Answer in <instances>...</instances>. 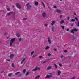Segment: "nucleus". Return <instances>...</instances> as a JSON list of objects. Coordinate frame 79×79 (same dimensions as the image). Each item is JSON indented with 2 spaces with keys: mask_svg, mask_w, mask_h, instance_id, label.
<instances>
[{
  "mask_svg": "<svg viewBox=\"0 0 79 79\" xmlns=\"http://www.w3.org/2000/svg\"><path fill=\"white\" fill-rule=\"evenodd\" d=\"M75 32H77V30L76 28H74L73 29H72L70 31L71 33H72L73 34H74Z\"/></svg>",
  "mask_w": 79,
  "mask_h": 79,
  "instance_id": "f257e3e1",
  "label": "nucleus"
},
{
  "mask_svg": "<svg viewBox=\"0 0 79 79\" xmlns=\"http://www.w3.org/2000/svg\"><path fill=\"white\" fill-rule=\"evenodd\" d=\"M30 5L29 3H28L26 5V6H28L27 7V10H29L32 7V6L31 5Z\"/></svg>",
  "mask_w": 79,
  "mask_h": 79,
  "instance_id": "f03ea898",
  "label": "nucleus"
},
{
  "mask_svg": "<svg viewBox=\"0 0 79 79\" xmlns=\"http://www.w3.org/2000/svg\"><path fill=\"white\" fill-rule=\"evenodd\" d=\"M40 70V68H39L38 67H36L34 69H33L32 71H36Z\"/></svg>",
  "mask_w": 79,
  "mask_h": 79,
  "instance_id": "7ed1b4c3",
  "label": "nucleus"
},
{
  "mask_svg": "<svg viewBox=\"0 0 79 79\" xmlns=\"http://www.w3.org/2000/svg\"><path fill=\"white\" fill-rule=\"evenodd\" d=\"M15 13H15V12H10L9 13H7V15L10 16V15H15Z\"/></svg>",
  "mask_w": 79,
  "mask_h": 79,
  "instance_id": "20e7f679",
  "label": "nucleus"
},
{
  "mask_svg": "<svg viewBox=\"0 0 79 79\" xmlns=\"http://www.w3.org/2000/svg\"><path fill=\"white\" fill-rule=\"evenodd\" d=\"M14 56H15V54H11L10 55L9 58L10 59H12L13 58Z\"/></svg>",
  "mask_w": 79,
  "mask_h": 79,
  "instance_id": "39448f33",
  "label": "nucleus"
},
{
  "mask_svg": "<svg viewBox=\"0 0 79 79\" xmlns=\"http://www.w3.org/2000/svg\"><path fill=\"white\" fill-rule=\"evenodd\" d=\"M16 6L18 8H19V9H20L21 8V5L19 4L18 3H17L16 4Z\"/></svg>",
  "mask_w": 79,
  "mask_h": 79,
  "instance_id": "423d86ee",
  "label": "nucleus"
},
{
  "mask_svg": "<svg viewBox=\"0 0 79 79\" xmlns=\"http://www.w3.org/2000/svg\"><path fill=\"white\" fill-rule=\"evenodd\" d=\"M47 15V14L45 12H44L42 14V17H43V18H45V17H46V15Z\"/></svg>",
  "mask_w": 79,
  "mask_h": 79,
  "instance_id": "0eeeda50",
  "label": "nucleus"
},
{
  "mask_svg": "<svg viewBox=\"0 0 79 79\" xmlns=\"http://www.w3.org/2000/svg\"><path fill=\"white\" fill-rule=\"evenodd\" d=\"M71 38L72 39V40L74 41L76 39V37L74 36V35H73L72 36Z\"/></svg>",
  "mask_w": 79,
  "mask_h": 79,
  "instance_id": "6e6552de",
  "label": "nucleus"
},
{
  "mask_svg": "<svg viewBox=\"0 0 79 79\" xmlns=\"http://www.w3.org/2000/svg\"><path fill=\"white\" fill-rule=\"evenodd\" d=\"M52 77V75H47L46 76V78H51Z\"/></svg>",
  "mask_w": 79,
  "mask_h": 79,
  "instance_id": "1a4fd4ad",
  "label": "nucleus"
},
{
  "mask_svg": "<svg viewBox=\"0 0 79 79\" xmlns=\"http://www.w3.org/2000/svg\"><path fill=\"white\" fill-rule=\"evenodd\" d=\"M52 68V66H49L47 68V70H49V69H51Z\"/></svg>",
  "mask_w": 79,
  "mask_h": 79,
  "instance_id": "9d476101",
  "label": "nucleus"
},
{
  "mask_svg": "<svg viewBox=\"0 0 79 79\" xmlns=\"http://www.w3.org/2000/svg\"><path fill=\"white\" fill-rule=\"evenodd\" d=\"M15 39L14 38H13L11 39V40H10V42H12L13 43V42H14V41H15Z\"/></svg>",
  "mask_w": 79,
  "mask_h": 79,
  "instance_id": "9b49d317",
  "label": "nucleus"
},
{
  "mask_svg": "<svg viewBox=\"0 0 79 79\" xmlns=\"http://www.w3.org/2000/svg\"><path fill=\"white\" fill-rule=\"evenodd\" d=\"M48 42L49 44H51V40L50 38L48 37Z\"/></svg>",
  "mask_w": 79,
  "mask_h": 79,
  "instance_id": "f8f14e48",
  "label": "nucleus"
},
{
  "mask_svg": "<svg viewBox=\"0 0 79 79\" xmlns=\"http://www.w3.org/2000/svg\"><path fill=\"white\" fill-rule=\"evenodd\" d=\"M56 12L58 13H61L62 11H61V10H57Z\"/></svg>",
  "mask_w": 79,
  "mask_h": 79,
  "instance_id": "ddd939ff",
  "label": "nucleus"
},
{
  "mask_svg": "<svg viewBox=\"0 0 79 79\" xmlns=\"http://www.w3.org/2000/svg\"><path fill=\"white\" fill-rule=\"evenodd\" d=\"M54 29H55L54 27H52V31L55 32V30H54Z\"/></svg>",
  "mask_w": 79,
  "mask_h": 79,
  "instance_id": "4468645a",
  "label": "nucleus"
},
{
  "mask_svg": "<svg viewBox=\"0 0 79 79\" xmlns=\"http://www.w3.org/2000/svg\"><path fill=\"white\" fill-rule=\"evenodd\" d=\"M35 3L36 6H37L39 5V3L37 2H35Z\"/></svg>",
  "mask_w": 79,
  "mask_h": 79,
  "instance_id": "2eb2a0df",
  "label": "nucleus"
},
{
  "mask_svg": "<svg viewBox=\"0 0 79 79\" xmlns=\"http://www.w3.org/2000/svg\"><path fill=\"white\" fill-rule=\"evenodd\" d=\"M16 36L18 37H20V35L19 33H17V34L16 35Z\"/></svg>",
  "mask_w": 79,
  "mask_h": 79,
  "instance_id": "dca6fc26",
  "label": "nucleus"
},
{
  "mask_svg": "<svg viewBox=\"0 0 79 79\" xmlns=\"http://www.w3.org/2000/svg\"><path fill=\"white\" fill-rule=\"evenodd\" d=\"M29 74H30V73H29V72H27L26 74V76H28V75H29Z\"/></svg>",
  "mask_w": 79,
  "mask_h": 79,
  "instance_id": "f3484780",
  "label": "nucleus"
},
{
  "mask_svg": "<svg viewBox=\"0 0 79 79\" xmlns=\"http://www.w3.org/2000/svg\"><path fill=\"white\" fill-rule=\"evenodd\" d=\"M60 74H61V71H58V76H60Z\"/></svg>",
  "mask_w": 79,
  "mask_h": 79,
  "instance_id": "a211bd4d",
  "label": "nucleus"
},
{
  "mask_svg": "<svg viewBox=\"0 0 79 79\" xmlns=\"http://www.w3.org/2000/svg\"><path fill=\"white\" fill-rule=\"evenodd\" d=\"M55 22L54 21H53L52 22L51 24L52 26H53V24H55Z\"/></svg>",
  "mask_w": 79,
  "mask_h": 79,
  "instance_id": "6ab92c4d",
  "label": "nucleus"
},
{
  "mask_svg": "<svg viewBox=\"0 0 79 79\" xmlns=\"http://www.w3.org/2000/svg\"><path fill=\"white\" fill-rule=\"evenodd\" d=\"M40 77V76L39 75H38V76L36 77L35 78V79H39Z\"/></svg>",
  "mask_w": 79,
  "mask_h": 79,
  "instance_id": "aec40b11",
  "label": "nucleus"
},
{
  "mask_svg": "<svg viewBox=\"0 0 79 79\" xmlns=\"http://www.w3.org/2000/svg\"><path fill=\"white\" fill-rule=\"evenodd\" d=\"M50 48V47L49 46H47L45 48V50H48V49H49Z\"/></svg>",
  "mask_w": 79,
  "mask_h": 79,
  "instance_id": "412c9836",
  "label": "nucleus"
},
{
  "mask_svg": "<svg viewBox=\"0 0 79 79\" xmlns=\"http://www.w3.org/2000/svg\"><path fill=\"white\" fill-rule=\"evenodd\" d=\"M71 21H72V22H74V21H75L76 20H75V19H71Z\"/></svg>",
  "mask_w": 79,
  "mask_h": 79,
  "instance_id": "4be33fe9",
  "label": "nucleus"
},
{
  "mask_svg": "<svg viewBox=\"0 0 79 79\" xmlns=\"http://www.w3.org/2000/svg\"><path fill=\"white\" fill-rule=\"evenodd\" d=\"M54 65L55 67V68L56 69L57 68H58V66H57V65L55 64H54Z\"/></svg>",
  "mask_w": 79,
  "mask_h": 79,
  "instance_id": "5701e85b",
  "label": "nucleus"
},
{
  "mask_svg": "<svg viewBox=\"0 0 79 79\" xmlns=\"http://www.w3.org/2000/svg\"><path fill=\"white\" fill-rule=\"evenodd\" d=\"M20 73V72H18L15 73V75H18Z\"/></svg>",
  "mask_w": 79,
  "mask_h": 79,
  "instance_id": "b1692460",
  "label": "nucleus"
},
{
  "mask_svg": "<svg viewBox=\"0 0 79 79\" xmlns=\"http://www.w3.org/2000/svg\"><path fill=\"white\" fill-rule=\"evenodd\" d=\"M26 71V69H24V70H23V72L24 74H25V72Z\"/></svg>",
  "mask_w": 79,
  "mask_h": 79,
  "instance_id": "393cba45",
  "label": "nucleus"
},
{
  "mask_svg": "<svg viewBox=\"0 0 79 79\" xmlns=\"http://www.w3.org/2000/svg\"><path fill=\"white\" fill-rule=\"evenodd\" d=\"M13 42H10V46L11 47V46H12V44H13Z\"/></svg>",
  "mask_w": 79,
  "mask_h": 79,
  "instance_id": "a878e982",
  "label": "nucleus"
},
{
  "mask_svg": "<svg viewBox=\"0 0 79 79\" xmlns=\"http://www.w3.org/2000/svg\"><path fill=\"white\" fill-rule=\"evenodd\" d=\"M75 19L76 20V21H79V19L78 18H77V17H75Z\"/></svg>",
  "mask_w": 79,
  "mask_h": 79,
  "instance_id": "bb28decb",
  "label": "nucleus"
},
{
  "mask_svg": "<svg viewBox=\"0 0 79 79\" xmlns=\"http://www.w3.org/2000/svg\"><path fill=\"white\" fill-rule=\"evenodd\" d=\"M12 66L13 68H14V66H15V65H14V64H13V63L12 64Z\"/></svg>",
  "mask_w": 79,
  "mask_h": 79,
  "instance_id": "cd10ccee",
  "label": "nucleus"
},
{
  "mask_svg": "<svg viewBox=\"0 0 79 79\" xmlns=\"http://www.w3.org/2000/svg\"><path fill=\"white\" fill-rule=\"evenodd\" d=\"M34 51L32 52L31 53V55H32L34 54Z\"/></svg>",
  "mask_w": 79,
  "mask_h": 79,
  "instance_id": "c85d7f7f",
  "label": "nucleus"
},
{
  "mask_svg": "<svg viewBox=\"0 0 79 79\" xmlns=\"http://www.w3.org/2000/svg\"><path fill=\"white\" fill-rule=\"evenodd\" d=\"M12 74H13L12 73H10L8 75V76H11Z\"/></svg>",
  "mask_w": 79,
  "mask_h": 79,
  "instance_id": "c756f323",
  "label": "nucleus"
},
{
  "mask_svg": "<svg viewBox=\"0 0 79 79\" xmlns=\"http://www.w3.org/2000/svg\"><path fill=\"white\" fill-rule=\"evenodd\" d=\"M61 27L63 29H64L65 27L64 26H61Z\"/></svg>",
  "mask_w": 79,
  "mask_h": 79,
  "instance_id": "7c9ffc66",
  "label": "nucleus"
},
{
  "mask_svg": "<svg viewBox=\"0 0 79 79\" xmlns=\"http://www.w3.org/2000/svg\"><path fill=\"white\" fill-rule=\"evenodd\" d=\"M8 35V33H4V35L5 36H6V35Z\"/></svg>",
  "mask_w": 79,
  "mask_h": 79,
  "instance_id": "2f4dec72",
  "label": "nucleus"
},
{
  "mask_svg": "<svg viewBox=\"0 0 79 79\" xmlns=\"http://www.w3.org/2000/svg\"><path fill=\"white\" fill-rule=\"evenodd\" d=\"M18 40H19V41H21L22 40V39L21 38H19Z\"/></svg>",
  "mask_w": 79,
  "mask_h": 79,
  "instance_id": "473e14b6",
  "label": "nucleus"
},
{
  "mask_svg": "<svg viewBox=\"0 0 79 79\" xmlns=\"http://www.w3.org/2000/svg\"><path fill=\"white\" fill-rule=\"evenodd\" d=\"M42 4L43 5L44 7H45V4L43 2H42Z\"/></svg>",
  "mask_w": 79,
  "mask_h": 79,
  "instance_id": "72a5a7b5",
  "label": "nucleus"
},
{
  "mask_svg": "<svg viewBox=\"0 0 79 79\" xmlns=\"http://www.w3.org/2000/svg\"><path fill=\"white\" fill-rule=\"evenodd\" d=\"M27 19V18H24L23 19V20H24V21H25Z\"/></svg>",
  "mask_w": 79,
  "mask_h": 79,
  "instance_id": "f704fd0d",
  "label": "nucleus"
},
{
  "mask_svg": "<svg viewBox=\"0 0 79 79\" xmlns=\"http://www.w3.org/2000/svg\"><path fill=\"white\" fill-rule=\"evenodd\" d=\"M69 19H70V17H68L67 18V20H68V21H69Z\"/></svg>",
  "mask_w": 79,
  "mask_h": 79,
  "instance_id": "c9c22d12",
  "label": "nucleus"
},
{
  "mask_svg": "<svg viewBox=\"0 0 79 79\" xmlns=\"http://www.w3.org/2000/svg\"><path fill=\"white\" fill-rule=\"evenodd\" d=\"M25 60H26V59L25 58H23V59L22 60V61L24 62L25 61Z\"/></svg>",
  "mask_w": 79,
  "mask_h": 79,
  "instance_id": "e433bc0d",
  "label": "nucleus"
},
{
  "mask_svg": "<svg viewBox=\"0 0 79 79\" xmlns=\"http://www.w3.org/2000/svg\"><path fill=\"white\" fill-rule=\"evenodd\" d=\"M39 57L40 59H41V58H42V56H40Z\"/></svg>",
  "mask_w": 79,
  "mask_h": 79,
  "instance_id": "4c0bfd02",
  "label": "nucleus"
},
{
  "mask_svg": "<svg viewBox=\"0 0 79 79\" xmlns=\"http://www.w3.org/2000/svg\"><path fill=\"white\" fill-rule=\"evenodd\" d=\"M61 22L62 23H64V20H61Z\"/></svg>",
  "mask_w": 79,
  "mask_h": 79,
  "instance_id": "58836bf2",
  "label": "nucleus"
},
{
  "mask_svg": "<svg viewBox=\"0 0 79 79\" xmlns=\"http://www.w3.org/2000/svg\"><path fill=\"white\" fill-rule=\"evenodd\" d=\"M59 64L60 66H62V64Z\"/></svg>",
  "mask_w": 79,
  "mask_h": 79,
  "instance_id": "ea45409f",
  "label": "nucleus"
},
{
  "mask_svg": "<svg viewBox=\"0 0 79 79\" xmlns=\"http://www.w3.org/2000/svg\"><path fill=\"white\" fill-rule=\"evenodd\" d=\"M46 62H47V60L45 61H44L43 62V63H46Z\"/></svg>",
  "mask_w": 79,
  "mask_h": 79,
  "instance_id": "a19ab883",
  "label": "nucleus"
},
{
  "mask_svg": "<svg viewBox=\"0 0 79 79\" xmlns=\"http://www.w3.org/2000/svg\"><path fill=\"white\" fill-rule=\"evenodd\" d=\"M47 6H48V8H49V9L50 8V7H49V5H48V4H47Z\"/></svg>",
  "mask_w": 79,
  "mask_h": 79,
  "instance_id": "79ce46f5",
  "label": "nucleus"
},
{
  "mask_svg": "<svg viewBox=\"0 0 79 79\" xmlns=\"http://www.w3.org/2000/svg\"><path fill=\"white\" fill-rule=\"evenodd\" d=\"M54 8H56V6H54Z\"/></svg>",
  "mask_w": 79,
  "mask_h": 79,
  "instance_id": "37998d69",
  "label": "nucleus"
},
{
  "mask_svg": "<svg viewBox=\"0 0 79 79\" xmlns=\"http://www.w3.org/2000/svg\"><path fill=\"white\" fill-rule=\"evenodd\" d=\"M71 79H75V77H73Z\"/></svg>",
  "mask_w": 79,
  "mask_h": 79,
  "instance_id": "c03bdc74",
  "label": "nucleus"
},
{
  "mask_svg": "<svg viewBox=\"0 0 79 79\" xmlns=\"http://www.w3.org/2000/svg\"><path fill=\"white\" fill-rule=\"evenodd\" d=\"M3 73H4V71H2L1 72V73H2V74H3Z\"/></svg>",
  "mask_w": 79,
  "mask_h": 79,
  "instance_id": "a18cd8bd",
  "label": "nucleus"
},
{
  "mask_svg": "<svg viewBox=\"0 0 79 79\" xmlns=\"http://www.w3.org/2000/svg\"><path fill=\"white\" fill-rule=\"evenodd\" d=\"M49 60H50V59H48V60H46V61H49Z\"/></svg>",
  "mask_w": 79,
  "mask_h": 79,
  "instance_id": "49530a36",
  "label": "nucleus"
},
{
  "mask_svg": "<svg viewBox=\"0 0 79 79\" xmlns=\"http://www.w3.org/2000/svg\"><path fill=\"white\" fill-rule=\"evenodd\" d=\"M23 62H24L23 61V60L21 62V64H23Z\"/></svg>",
  "mask_w": 79,
  "mask_h": 79,
  "instance_id": "de8ad7c7",
  "label": "nucleus"
},
{
  "mask_svg": "<svg viewBox=\"0 0 79 79\" xmlns=\"http://www.w3.org/2000/svg\"><path fill=\"white\" fill-rule=\"evenodd\" d=\"M7 61H10V60L7 59Z\"/></svg>",
  "mask_w": 79,
  "mask_h": 79,
  "instance_id": "09e8293b",
  "label": "nucleus"
},
{
  "mask_svg": "<svg viewBox=\"0 0 79 79\" xmlns=\"http://www.w3.org/2000/svg\"><path fill=\"white\" fill-rule=\"evenodd\" d=\"M48 25L47 24H45V26H46V27H47V26Z\"/></svg>",
  "mask_w": 79,
  "mask_h": 79,
  "instance_id": "8fccbe9b",
  "label": "nucleus"
},
{
  "mask_svg": "<svg viewBox=\"0 0 79 79\" xmlns=\"http://www.w3.org/2000/svg\"><path fill=\"white\" fill-rule=\"evenodd\" d=\"M67 51H66V50H64V52L65 53H67Z\"/></svg>",
  "mask_w": 79,
  "mask_h": 79,
  "instance_id": "3c124183",
  "label": "nucleus"
},
{
  "mask_svg": "<svg viewBox=\"0 0 79 79\" xmlns=\"http://www.w3.org/2000/svg\"><path fill=\"white\" fill-rule=\"evenodd\" d=\"M7 10H10V9L9 8H7Z\"/></svg>",
  "mask_w": 79,
  "mask_h": 79,
  "instance_id": "603ef678",
  "label": "nucleus"
},
{
  "mask_svg": "<svg viewBox=\"0 0 79 79\" xmlns=\"http://www.w3.org/2000/svg\"><path fill=\"white\" fill-rule=\"evenodd\" d=\"M48 56H51V54H50V53H49V54H48Z\"/></svg>",
  "mask_w": 79,
  "mask_h": 79,
  "instance_id": "864d4df0",
  "label": "nucleus"
},
{
  "mask_svg": "<svg viewBox=\"0 0 79 79\" xmlns=\"http://www.w3.org/2000/svg\"><path fill=\"white\" fill-rule=\"evenodd\" d=\"M63 57H64L62 55L61 56L60 58H63Z\"/></svg>",
  "mask_w": 79,
  "mask_h": 79,
  "instance_id": "5fc2aeb1",
  "label": "nucleus"
},
{
  "mask_svg": "<svg viewBox=\"0 0 79 79\" xmlns=\"http://www.w3.org/2000/svg\"><path fill=\"white\" fill-rule=\"evenodd\" d=\"M54 51H56V50H57V49H54Z\"/></svg>",
  "mask_w": 79,
  "mask_h": 79,
  "instance_id": "6e6d98bb",
  "label": "nucleus"
},
{
  "mask_svg": "<svg viewBox=\"0 0 79 79\" xmlns=\"http://www.w3.org/2000/svg\"><path fill=\"white\" fill-rule=\"evenodd\" d=\"M77 26H79V22L78 23Z\"/></svg>",
  "mask_w": 79,
  "mask_h": 79,
  "instance_id": "4d7b16f0",
  "label": "nucleus"
},
{
  "mask_svg": "<svg viewBox=\"0 0 79 79\" xmlns=\"http://www.w3.org/2000/svg\"><path fill=\"white\" fill-rule=\"evenodd\" d=\"M69 28H68L67 30V31H69Z\"/></svg>",
  "mask_w": 79,
  "mask_h": 79,
  "instance_id": "13d9d810",
  "label": "nucleus"
},
{
  "mask_svg": "<svg viewBox=\"0 0 79 79\" xmlns=\"http://www.w3.org/2000/svg\"><path fill=\"white\" fill-rule=\"evenodd\" d=\"M35 56H33V58H35Z\"/></svg>",
  "mask_w": 79,
  "mask_h": 79,
  "instance_id": "bf43d9fd",
  "label": "nucleus"
},
{
  "mask_svg": "<svg viewBox=\"0 0 79 79\" xmlns=\"http://www.w3.org/2000/svg\"><path fill=\"white\" fill-rule=\"evenodd\" d=\"M60 18H62V15H60Z\"/></svg>",
  "mask_w": 79,
  "mask_h": 79,
  "instance_id": "052dcab7",
  "label": "nucleus"
},
{
  "mask_svg": "<svg viewBox=\"0 0 79 79\" xmlns=\"http://www.w3.org/2000/svg\"><path fill=\"white\" fill-rule=\"evenodd\" d=\"M57 47H58V48H60V46H57Z\"/></svg>",
  "mask_w": 79,
  "mask_h": 79,
  "instance_id": "680f3d73",
  "label": "nucleus"
},
{
  "mask_svg": "<svg viewBox=\"0 0 79 79\" xmlns=\"http://www.w3.org/2000/svg\"><path fill=\"white\" fill-rule=\"evenodd\" d=\"M26 67H27V68H29V66L28 65H27L26 66Z\"/></svg>",
  "mask_w": 79,
  "mask_h": 79,
  "instance_id": "e2e57ef3",
  "label": "nucleus"
},
{
  "mask_svg": "<svg viewBox=\"0 0 79 79\" xmlns=\"http://www.w3.org/2000/svg\"><path fill=\"white\" fill-rule=\"evenodd\" d=\"M0 3H1V4L2 3V1H1L0 2Z\"/></svg>",
  "mask_w": 79,
  "mask_h": 79,
  "instance_id": "0e129e2a",
  "label": "nucleus"
},
{
  "mask_svg": "<svg viewBox=\"0 0 79 79\" xmlns=\"http://www.w3.org/2000/svg\"><path fill=\"white\" fill-rule=\"evenodd\" d=\"M14 7H15V6L13 5V6H12V8H14Z\"/></svg>",
  "mask_w": 79,
  "mask_h": 79,
  "instance_id": "69168bd1",
  "label": "nucleus"
},
{
  "mask_svg": "<svg viewBox=\"0 0 79 79\" xmlns=\"http://www.w3.org/2000/svg\"><path fill=\"white\" fill-rule=\"evenodd\" d=\"M74 15H76V13H74Z\"/></svg>",
  "mask_w": 79,
  "mask_h": 79,
  "instance_id": "338daca9",
  "label": "nucleus"
},
{
  "mask_svg": "<svg viewBox=\"0 0 79 79\" xmlns=\"http://www.w3.org/2000/svg\"><path fill=\"white\" fill-rule=\"evenodd\" d=\"M7 39H9V37H7Z\"/></svg>",
  "mask_w": 79,
  "mask_h": 79,
  "instance_id": "774afa93",
  "label": "nucleus"
}]
</instances>
